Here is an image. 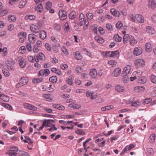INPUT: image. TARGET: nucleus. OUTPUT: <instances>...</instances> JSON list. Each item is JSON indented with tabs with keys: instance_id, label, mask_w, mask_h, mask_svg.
<instances>
[{
	"instance_id": "obj_53",
	"label": "nucleus",
	"mask_w": 156,
	"mask_h": 156,
	"mask_svg": "<svg viewBox=\"0 0 156 156\" xmlns=\"http://www.w3.org/2000/svg\"><path fill=\"white\" fill-rule=\"evenodd\" d=\"M8 12V10L7 9L4 10L0 11L1 17H2L5 15L7 14Z\"/></svg>"
},
{
	"instance_id": "obj_42",
	"label": "nucleus",
	"mask_w": 156,
	"mask_h": 156,
	"mask_svg": "<svg viewBox=\"0 0 156 156\" xmlns=\"http://www.w3.org/2000/svg\"><path fill=\"white\" fill-rule=\"evenodd\" d=\"M155 138V135L154 134H151L149 138L150 142L151 143H153L154 141Z\"/></svg>"
},
{
	"instance_id": "obj_60",
	"label": "nucleus",
	"mask_w": 156,
	"mask_h": 156,
	"mask_svg": "<svg viewBox=\"0 0 156 156\" xmlns=\"http://www.w3.org/2000/svg\"><path fill=\"white\" fill-rule=\"evenodd\" d=\"M27 58L28 61L31 62H34L35 60V58L34 59L32 56H28Z\"/></svg>"
},
{
	"instance_id": "obj_32",
	"label": "nucleus",
	"mask_w": 156,
	"mask_h": 156,
	"mask_svg": "<svg viewBox=\"0 0 156 156\" xmlns=\"http://www.w3.org/2000/svg\"><path fill=\"white\" fill-rule=\"evenodd\" d=\"M113 108L114 106L113 105H108L102 107L101 108V109L103 111H105L112 109Z\"/></svg>"
},
{
	"instance_id": "obj_18",
	"label": "nucleus",
	"mask_w": 156,
	"mask_h": 156,
	"mask_svg": "<svg viewBox=\"0 0 156 156\" xmlns=\"http://www.w3.org/2000/svg\"><path fill=\"white\" fill-rule=\"evenodd\" d=\"M156 3L154 0H149L148 6L151 8L154 9L155 7Z\"/></svg>"
},
{
	"instance_id": "obj_25",
	"label": "nucleus",
	"mask_w": 156,
	"mask_h": 156,
	"mask_svg": "<svg viewBox=\"0 0 156 156\" xmlns=\"http://www.w3.org/2000/svg\"><path fill=\"white\" fill-rule=\"evenodd\" d=\"M51 122V120L50 119L45 120L44 121L42 125L44 127H49L50 126L49 125L50 123Z\"/></svg>"
},
{
	"instance_id": "obj_4",
	"label": "nucleus",
	"mask_w": 156,
	"mask_h": 156,
	"mask_svg": "<svg viewBox=\"0 0 156 156\" xmlns=\"http://www.w3.org/2000/svg\"><path fill=\"white\" fill-rule=\"evenodd\" d=\"M15 63L14 61L13 60H11L10 61L7 60L5 62L7 67L9 70H12L13 69V66L15 64Z\"/></svg>"
},
{
	"instance_id": "obj_54",
	"label": "nucleus",
	"mask_w": 156,
	"mask_h": 156,
	"mask_svg": "<svg viewBox=\"0 0 156 156\" xmlns=\"http://www.w3.org/2000/svg\"><path fill=\"white\" fill-rule=\"evenodd\" d=\"M111 52L112 53L111 55L112 57H114L116 56L119 54V52L118 50L111 51Z\"/></svg>"
},
{
	"instance_id": "obj_36",
	"label": "nucleus",
	"mask_w": 156,
	"mask_h": 156,
	"mask_svg": "<svg viewBox=\"0 0 156 156\" xmlns=\"http://www.w3.org/2000/svg\"><path fill=\"white\" fill-rule=\"evenodd\" d=\"M43 97L46 99H47V101H50L52 100L51 97V95L50 94H44L43 95Z\"/></svg>"
},
{
	"instance_id": "obj_50",
	"label": "nucleus",
	"mask_w": 156,
	"mask_h": 156,
	"mask_svg": "<svg viewBox=\"0 0 156 156\" xmlns=\"http://www.w3.org/2000/svg\"><path fill=\"white\" fill-rule=\"evenodd\" d=\"M75 132L76 133L79 135H84L85 134V132L83 131L80 129H77V130L75 131Z\"/></svg>"
},
{
	"instance_id": "obj_26",
	"label": "nucleus",
	"mask_w": 156,
	"mask_h": 156,
	"mask_svg": "<svg viewBox=\"0 0 156 156\" xmlns=\"http://www.w3.org/2000/svg\"><path fill=\"white\" fill-rule=\"evenodd\" d=\"M36 10L39 12H41L43 10V7L42 4H39L36 8Z\"/></svg>"
},
{
	"instance_id": "obj_12",
	"label": "nucleus",
	"mask_w": 156,
	"mask_h": 156,
	"mask_svg": "<svg viewBox=\"0 0 156 156\" xmlns=\"http://www.w3.org/2000/svg\"><path fill=\"white\" fill-rule=\"evenodd\" d=\"M19 64L20 67L22 68H24L26 65V62L25 60L21 58L19 60Z\"/></svg>"
},
{
	"instance_id": "obj_35",
	"label": "nucleus",
	"mask_w": 156,
	"mask_h": 156,
	"mask_svg": "<svg viewBox=\"0 0 156 156\" xmlns=\"http://www.w3.org/2000/svg\"><path fill=\"white\" fill-rule=\"evenodd\" d=\"M43 79L41 78L33 79L32 81L34 83H36L41 82L43 81Z\"/></svg>"
},
{
	"instance_id": "obj_2",
	"label": "nucleus",
	"mask_w": 156,
	"mask_h": 156,
	"mask_svg": "<svg viewBox=\"0 0 156 156\" xmlns=\"http://www.w3.org/2000/svg\"><path fill=\"white\" fill-rule=\"evenodd\" d=\"M134 64L136 67H142L145 65V61L142 59H137L135 61Z\"/></svg>"
},
{
	"instance_id": "obj_24",
	"label": "nucleus",
	"mask_w": 156,
	"mask_h": 156,
	"mask_svg": "<svg viewBox=\"0 0 156 156\" xmlns=\"http://www.w3.org/2000/svg\"><path fill=\"white\" fill-rule=\"evenodd\" d=\"M74 55V57L77 60H80L82 59V56L79 52L76 51L75 52Z\"/></svg>"
},
{
	"instance_id": "obj_56",
	"label": "nucleus",
	"mask_w": 156,
	"mask_h": 156,
	"mask_svg": "<svg viewBox=\"0 0 156 156\" xmlns=\"http://www.w3.org/2000/svg\"><path fill=\"white\" fill-rule=\"evenodd\" d=\"M54 27L55 29L57 31H58L61 29L60 26L58 24H55L54 25Z\"/></svg>"
},
{
	"instance_id": "obj_59",
	"label": "nucleus",
	"mask_w": 156,
	"mask_h": 156,
	"mask_svg": "<svg viewBox=\"0 0 156 156\" xmlns=\"http://www.w3.org/2000/svg\"><path fill=\"white\" fill-rule=\"evenodd\" d=\"M76 71L78 73H81L82 72L83 70L81 67L78 66L76 67Z\"/></svg>"
},
{
	"instance_id": "obj_44",
	"label": "nucleus",
	"mask_w": 156,
	"mask_h": 156,
	"mask_svg": "<svg viewBox=\"0 0 156 156\" xmlns=\"http://www.w3.org/2000/svg\"><path fill=\"white\" fill-rule=\"evenodd\" d=\"M72 77L70 76L69 78L67 79L66 80L67 83L69 85H72L73 84V82L72 79Z\"/></svg>"
},
{
	"instance_id": "obj_41",
	"label": "nucleus",
	"mask_w": 156,
	"mask_h": 156,
	"mask_svg": "<svg viewBox=\"0 0 156 156\" xmlns=\"http://www.w3.org/2000/svg\"><path fill=\"white\" fill-rule=\"evenodd\" d=\"M82 51L85 52L86 54L88 55L90 57L91 56V54L90 52L86 48H82Z\"/></svg>"
},
{
	"instance_id": "obj_58",
	"label": "nucleus",
	"mask_w": 156,
	"mask_h": 156,
	"mask_svg": "<svg viewBox=\"0 0 156 156\" xmlns=\"http://www.w3.org/2000/svg\"><path fill=\"white\" fill-rule=\"evenodd\" d=\"M126 76H122L123 77L122 79L124 83H126L129 80V78L127 76V75H126Z\"/></svg>"
},
{
	"instance_id": "obj_15",
	"label": "nucleus",
	"mask_w": 156,
	"mask_h": 156,
	"mask_svg": "<svg viewBox=\"0 0 156 156\" xmlns=\"http://www.w3.org/2000/svg\"><path fill=\"white\" fill-rule=\"evenodd\" d=\"M110 11L114 16L116 17L119 16L120 14L119 12L115 9H110Z\"/></svg>"
},
{
	"instance_id": "obj_19",
	"label": "nucleus",
	"mask_w": 156,
	"mask_h": 156,
	"mask_svg": "<svg viewBox=\"0 0 156 156\" xmlns=\"http://www.w3.org/2000/svg\"><path fill=\"white\" fill-rule=\"evenodd\" d=\"M145 50L146 51L150 52L151 50V45L149 42L147 43L145 45Z\"/></svg>"
},
{
	"instance_id": "obj_51",
	"label": "nucleus",
	"mask_w": 156,
	"mask_h": 156,
	"mask_svg": "<svg viewBox=\"0 0 156 156\" xmlns=\"http://www.w3.org/2000/svg\"><path fill=\"white\" fill-rule=\"evenodd\" d=\"M140 105V103L138 101H135L132 103L131 105L133 107H136Z\"/></svg>"
},
{
	"instance_id": "obj_7",
	"label": "nucleus",
	"mask_w": 156,
	"mask_h": 156,
	"mask_svg": "<svg viewBox=\"0 0 156 156\" xmlns=\"http://www.w3.org/2000/svg\"><path fill=\"white\" fill-rule=\"evenodd\" d=\"M30 30L33 33L35 34L38 33L39 31V29L36 25L32 24L30 26Z\"/></svg>"
},
{
	"instance_id": "obj_3",
	"label": "nucleus",
	"mask_w": 156,
	"mask_h": 156,
	"mask_svg": "<svg viewBox=\"0 0 156 156\" xmlns=\"http://www.w3.org/2000/svg\"><path fill=\"white\" fill-rule=\"evenodd\" d=\"M58 15L60 19L62 20H65L67 17L66 12L62 10H60L59 11Z\"/></svg>"
},
{
	"instance_id": "obj_47",
	"label": "nucleus",
	"mask_w": 156,
	"mask_h": 156,
	"mask_svg": "<svg viewBox=\"0 0 156 156\" xmlns=\"http://www.w3.org/2000/svg\"><path fill=\"white\" fill-rule=\"evenodd\" d=\"M64 30L66 32H69L70 31V29L68 23H66L65 24Z\"/></svg>"
},
{
	"instance_id": "obj_49",
	"label": "nucleus",
	"mask_w": 156,
	"mask_h": 156,
	"mask_svg": "<svg viewBox=\"0 0 156 156\" xmlns=\"http://www.w3.org/2000/svg\"><path fill=\"white\" fill-rule=\"evenodd\" d=\"M79 20L80 22H83L84 20V16L82 13H80L79 16Z\"/></svg>"
},
{
	"instance_id": "obj_29",
	"label": "nucleus",
	"mask_w": 156,
	"mask_h": 156,
	"mask_svg": "<svg viewBox=\"0 0 156 156\" xmlns=\"http://www.w3.org/2000/svg\"><path fill=\"white\" fill-rule=\"evenodd\" d=\"M27 2V0H23L21 1L19 3V8L20 9L23 8L26 4Z\"/></svg>"
},
{
	"instance_id": "obj_63",
	"label": "nucleus",
	"mask_w": 156,
	"mask_h": 156,
	"mask_svg": "<svg viewBox=\"0 0 156 156\" xmlns=\"http://www.w3.org/2000/svg\"><path fill=\"white\" fill-rule=\"evenodd\" d=\"M129 42L131 45H134L137 43V41L136 40H130Z\"/></svg>"
},
{
	"instance_id": "obj_10",
	"label": "nucleus",
	"mask_w": 156,
	"mask_h": 156,
	"mask_svg": "<svg viewBox=\"0 0 156 156\" xmlns=\"http://www.w3.org/2000/svg\"><path fill=\"white\" fill-rule=\"evenodd\" d=\"M147 33L150 35H152L155 33V30L153 27L151 26H147L146 28Z\"/></svg>"
},
{
	"instance_id": "obj_9",
	"label": "nucleus",
	"mask_w": 156,
	"mask_h": 156,
	"mask_svg": "<svg viewBox=\"0 0 156 156\" xmlns=\"http://www.w3.org/2000/svg\"><path fill=\"white\" fill-rule=\"evenodd\" d=\"M142 52L143 50L141 47H136L133 51V54L137 56L141 55Z\"/></svg>"
},
{
	"instance_id": "obj_22",
	"label": "nucleus",
	"mask_w": 156,
	"mask_h": 156,
	"mask_svg": "<svg viewBox=\"0 0 156 156\" xmlns=\"http://www.w3.org/2000/svg\"><path fill=\"white\" fill-rule=\"evenodd\" d=\"M145 89V87L144 86H137L134 88V90L136 92H140L141 91H143Z\"/></svg>"
},
{
	"instance_id": "obj_40",
	"label": "nucleus",
	"mask_w": 156,
	"mask_h": 156,
	"mask_svg": "<svg viewBox=\"0 0 156 156\" xmlns=\"http://www.w3.org/2000/svg\"><path fill=\"white\" fill-rule=\"evenodd\" d=\"M76 17V12L75 11H72L69 15L70 19H73Z\"/></svg>"
},
{
	"instance_id": "obj_52",
	"label": "nucleus",
	"mask_w": 156,
	"mask_h": 156,
	"mask_svg": "<svg viewBox=\"0 0 156 156\" xmlns=\"http://www.w3.org/2000/svg\"><path fill=\"white\" fill-rule=\"evenodd\" d=\"M122 23L121 21L118 22L116 24V26L117 29H119L122 27Z\"/></svg>"
},
{
	"instance_id": "obj_28",
	"label": "nucleus",
	"mask_w": 156,
	"mask_h": 156,
	"mask_svg": "<svg viewBox=\"0 0 156 156\" xmlns=\"http://www.w3.org/2000/svg\"><path fill=\"white\" fill-rule=\"evenodd\" d=\"M9 21V22H15L16 20V16L14 15H10L8 16Z\"/></svg>"
},
{
	"instance_id": "obj_64",
	"label": "nucleus",
	"mask_w": 156,
	"mask_h": 156,
	"mask_svg": "<svg viewBox=\"0 0 156 156\" xmlns=\"http://www.w3.org/2000/svg\"><path fill=\"white\" fill-rule=\"evenodd\" d=\"M44 70V75L45 76H48L50 73V70L48 69H45Z\"/></svg>"
},
{
	"instance_id": "obj_57",
	"label": "nucleus",
	"mask_w": 156,
	"mask_h": 156,
	"mask_svg": "<svg viewBox=\"0 0 156 156\" xmlns=\"http://www.w3.org/2000/svg\"><path fill=\"white\" fill-rule=\"evenodd\" d=\"M108 63L113 67L116 65V62L114 60H112L108 61Z\"/></svg>"
},
{
	"instance_id": "obj_33",
	"label": "nucleus",
	"mask_w": 156,
	"mask_h": 156,
	"mask_svg": "<svg viewBox=\"0 0 156 156\" xmlns=\"http://www.w3.org/2000/svg\"><path fill=\"white\" fill-rule=\"evenodd\" d=\"M49 80L53 83H55L57 81V77L56 76H52L49 78Z\"/></svg>"
},
{
	"instance_id": "obj_8",
	"label": "nucleus",
	"mask_w": 156,
	"mask_h": 156,
	"mask_svg": "<svg viewBox=\"0 0 156 156\" xmlns=\"http://www.w3.org/2000/svg\"><path fill=\"white\" fill-rule=\"evenodd\" d=\"M23 106L25 108L30 110L33 111H37V108L36 107L28 103H25L24 104Z\"/></svg>"
},
{
	"instance_id": "obj_13",
	"label": "nucleus",
	"mask_w": 156,
	"mask_h": 156,
	"mask_svg": "<svg viewBox=\"0 0 156 156\" xmlns=\"http://www.w3.org/2000/svg\"><path fill=\"white\" fill-rule=\"evenodd\" d=\"M136 20L139 23H144V20L143 17L140 14H137L135 16Z\"/></svg>"
},
{
	"instance_id": "obj_37",
	"label": "nucleus",
	"mask_w": 156,
	"mask_h": 156,
	"mask_svg": "<svg viewBox=\"0 0 156 156\" xmlns=\"http://www.w3.org/2000/svg\"><path fill=\"white\" fill-rule=\"evenodd\" d=\"M1 105L5 108H8L9 110H11L12 109V106L8 104L2 103Z\"/></svg>"
},
{
	"instance_id": "obj_30",
	"label": "nucleus",
	"mask_w": 156,
	"mask_h": 156,
	"mask_svg": "<svg viewBox=\"0 0 156 156\" xmlns=\"http://www.w3.org/2000/svg\"><path fill=\"white\" fill-rule=\"evenodd\" d=\"M36 17L34 15H27L25 17V19L27 20H34L35 19Z\"/></svg>"
},
{
	"instance_id": "obj_5",
	"label": "nucleus",
	"mask_w": 156,
	"mask_h": 156,
	"mask_svg": "<svg viewBox=\"0 0 156 156\" xmlns=\"http://www.w3.org/2000/svg\"><path fill=\"white\" fill-rule=\"evenodd\" d=\"M89 75L92 78L96 79L97 78L98 73L95 69H93L90 70Z\"/></svg>"
},
{
	"instance_id": "obj_61",
	"label": "nucleus",
	"mask_w": 156,
	"mask_h": 156,
	"mask_svg": "<svg viewBox=\"0 0 156 156\" xmlns=\"http://www.w3.org/2000/svg\"><path fill=\"white\" fill-rule=\"evenodd\" d=\"M123 39H134L133 37L132 36H129L128 34L125 35L123 37Z\"/></svg>"
},
{
	"instance_id": "obj_20",
	"label": "nucleus",
	"mask_w": 156,
	"mask_h": 156,
	"mask_svg": "<svg viewBox=\"0 0 156 156\" xmlns=\"http://www.w3.org/2000/svg\"><path fill=\"white\" fill-rule=\"evenodd\" d=\"M39 36L41 39H45L47 37L46 33L44 30H41L39 33Z\"/></svg>"
},
{
	"instance_id": "obj_55",
	"label": "nucleus",
	"mask_w": 156,
	"mask_h": 156,
	"mask_svg": "<svg viewBox=\"0 0 156 156\" xmlns=\"http://www.w3.org/2000/svg\"><path fill=\"white\" fill-rule=\"evenodd\" d=\"M20 154L22 156H30V155L27 152L22 151H20Z\"/></svg>"
},
{
	"instance_id": "obj_46",
	"label": "nucleus",
	"mask_w": 156,
	"mask_h": 156,
	"mask_svg": "<svg viewBox=\"0 0 156 156\" xmlns=\"http://www.w3.org/2000/svg\"><path fill=\"white\" fill-rule=\"evenodd\" d=\"M3 73L6 77H8L9 75V73L8 71L6 69H3L2 70Z\"/></svg>"
},
{
	"instance_id": "obj_6",
	"label": "nucleus",
	"mask_w": 156,
	"mask_h": 156,
	"mask_svg": "<svg viewBox=\"0 0 156 156\" xmlns=\"http://www.w3.org/2000/svg\"><path fill=\"white\" fill-rule=\"evenodd\" d=\"M45 59L44 55L41 52L39 53L37 56H35V60L37 62H38L40 60H44Z\"/></svg>"
},
{
	"instance_id": "obj_62",
	"label": "nucleus",
	"mask_w": 156,
	"mask_h": 156,
	"mask_svg": "<svg viewBox=\"0 0 156 156\" xmlns=\"http://www.w3.org/2000/svg\"><path fill=\"white\" fill-rule=\"evenodd\" d=\"M98 31L100 34L102 35H103L105 34V31L101 27H100L98 28Z\"/></svg>"
},
{
	"instance_id": "obj_21",
	"label": "nucleus",
	"mask_w": 156,
	"mask_h": 156,
	"mask_svg": "<svg viewBox=\"0 0 156 156\" xmlns=\"http://www.w3.org/2000/svg\"><path fill=\"white\" fill-rule=\"evenodd\" d=\"M154 152V151L152 148H148L147 149L146 153L147 156H150L152 155Z\"/></svg>"
},
{
	"instance_id": "obj_23",
	"label": "nucleus",
	"mask_w": 156,
	"mask_h": 156,
	"mask_svg": "<svg viewBox=\"0 0 156 156\" xmlns=\"http://www.w3.org/2000/svg\"><path fill=\"white\" fill-rule=\"evenodd\" d=\"M52 106L53 108H57L59 110H62L65 109V107L64 106L60 105L54 104Z\"/></svg>"
},
{
	"instance_id": "obj_38",
	"label": "nucleus",
	"mask_w": 156,
	"mask_h": 156,
	"mask_svg": "<svg viewBox=\"0 0 156 156\" xmlns=\"http://www.w3.org/2000/svg\"><path fill=\"white\" fill-rule=\"evenodd\" d=\"M52 6V3L51 2H48L46 4V8L48 10L50 9Z\"/></svg>"
},
{
	"instance_id": "obj_34",
	"label": "nucleus",
	"mask_w": 156,
	"mask_h": 156,
	"mask_svg": "<svg viewBox=\"0 0 156 156\" xmlns=\"http://www.w3.org/2000/svg\"><path fill=\"white\" fill-rule=\"evenodd\" d=\"M2 44L0 42V52H3L2 55L5 56L6 55V53L7 51V48H4L3 49L1 48Z\"/></svg>"
},
{
	"instance_id": "obj_39",
	"label": "nucleus",
	"mask_w": 156,
	"mask_h": 156,
	"mask_svg": "<svg viewBox=\"0 0 156 156\" xmlns=\"http://www.w3.org/2000/svg\"><path fill=\"white\" fill-rule=\"evenodd\" d=\"M69 107L73 108H79L81 107L80 105L77 104H70L69 105Z\"/></svg>"
},
{
	"instance_id": "obj_1",
	"label": "nucleus",
	"mask_w": 156,
	"mask_h": 156,
	"mask_svg": "<svg viewBox=\"0 0 156 156\" xmlns=\"http://www.w3.org/2000/svg\"><path fill=\"white\" fill-rule=\"evenodd\" d=\"M28 81V79L26 77H21L19 80V83L16 84V86L17 87H19L20 86H22L27 83Z\"/></svg>"
},
{
	"instance_id": "obj_43",
	"label": "nucleus",
	"mask_w": 156,
	"mask_h": 156,
	"mask_svg": "<svg viewBox=\"0 0 156 156\" xmlns=\"http://www.w3.org/2000/svg\"><path fill=\"white\" fill-rule=\"evenodd\" d=\"M150 80L151 82L156 84V76L154 75H151L150 77Z\"/></svg>"
},
{
	"instance_id": "obj_11",
	"label": "nucleus",
	"mask_w": 156,
	"mask_h": 156,
	"mask_svg": "<svg viewBox=\"0 0 156 156\" xmlns=\"http://www.w3.org/2000/svg\"><path fill=\"white\" fill-rule=\"evenodd\" d=\"M131 69V67L129 65H127L123 69V73L122 74V76H126V75H128L130 72Z\"/></svg>"
},
{
	"instance_id": "obj_27",
	"label": "nucleus",
	"mask_w": 156,
	"mask_h": 156,
	"mask_svg": "<svg viewBox=\"0 0 156 156\" xmlns=\"http://www.w3.org/2000/svg\"><path fill=\"white\" fill-rule=\"evenodd\" d=\"M51 71L53 73H55L59 75L62 74V72L58 69L55 68H52L51 69Z\"/></svg>"
},
{
	"instance_id": "obj_48",
	"label": "nucleus",
	"mask_w": 156,
	"mask_h": 156,
	"mask_svg": "<svg viewBox=\"0 0 156 156\" xmlns=\"http://www.w3.org/2000/svg\"><path fill=\"white\" fill-rule=\"evenodd\" d=\"M26 51L25 47L24 46H22L20 48L19 51L20 53L23 54L25 53Z\"/></svg>"
},
{
	"instance_id": "obj_31",
	"label": "nucleus",
	"mask_w": 156,
	"mask_h": 156,
	"mask_svg": "<svg viewBox=\"0 0 156 156\" xmlns=\"http://www.w3.org/2000/svg\"><path fill=\"white\" fill-rule=\"evenodd\" d=\"M106 27L109 31H111L113 30V26L111 24L108 23L106 24Z\"/></svg>"
},
{
	"instance_id": "obj_14",
	"label": "nucleus",
	"mask_w": 156,
	"mask_h": 156,
	"mask_svg": "<svg viewBox=\"0 0 156 156\" xmlns=\"http://www.w3.org/2000/svg\"><path fill=\"white\" fill-rule=\"evenodd\" d=\"M27 36V34L26 32L21 31L19 33L17 34V37L20 39H24Z\"/></svg>"
},
{
	"instance_id": "obj_17",
	"label": "nucleus",
	"mask_w": 156,
	"mask_h": 156,
	"mask_svg": "<svg viewBox=\"0 0 156 156\" xmlns=\"http://www.w3.org/2000/svg\"><path fill=\"white\" fill-rule=\"evenodd\" d=\"M115 89L116 91L119 92H123L125 90V88L123 86L119 85L115 86Z\"/></svg>"
},
{
	"instance_id": "obj_45",
	"label": "nucleus",
	"mask_w": 156,
	"mask_h": 156,
	"mask_svg": "<svg viewBox=\"0 0 156 156\" xmlns=\"http://www.w3.org/2000/svg\"><path fill=\"white\" fill-rule=\"evenodd\" d=\"M138 82L141 83H144L146 82L147 80L145 77H143L139 79Z\"/></svg>"
},
{
	"instance_id": "obj_16",
	"label": "nucleus",
	"mask_w": 156,
	"mask_h": 156,
	"mask_svg": "<svg viewBox=\"0 0 156 156\" xmlns=\"http://www.w3.org/2000/svg\"><path fill=\"white\" fill-rule=\"evenodd\" d=\"M120 73L121 69L120 68H117L114 70L112 74L115 77H117L120 74Z\"/></svg>"
}]
</instances>
